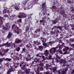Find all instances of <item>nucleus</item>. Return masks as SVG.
<instances>
[{
	"label": "nucleus",
	"mask_w": 74,
	"mask_h": 74,
	"mask_svg": "<svg viewBox=\"0 0 74 74\" xmlns=\"http://www.w3.org/2000/svg\"><path fill=\"white\" fill-rule=\"evenodd\" d=\"M67 2L68 3H71V1L70 0H68Z\"/></svg>",
	"instance_id": "obj_30"
},
{
	"label": "nucleus",
	"mask_w": 74,
	"mask_h": 74,
	"mask_svg": "<svg viewBox=\"0 0 74 74\" xmlns=\"http://www.w3.org/2000/svg\"><path fill=\"white\" fill-rule=\"evenodd\" d=\"M32 63H33V64H34V61H33V62H32Z\"/></svg>",
	"instance_id": "obj_57"
},
{
	"label": "nucleus",
	"mask_w": 74,
	"mask_h": 74,
	"mask_svg": "<svg viewBox=\"0 0 74 74\" xmlns=\"http://www.w3.org/2000/svg\"><path fill=\"white\" fill-rule=\"evenodd\" d=\"M20 50V47H17L16 49L17 51H18V52Z\"/></svg>",
	"instance_id": "obj_21"
},
{
	"label": "nucleus",
	"mask_w": 74,
	"mask_h": 74,
	"mask_svg": "<svg viewBox=\"0 0 74 74\" xmlns=\"http://www.w3.org/2000/svg\"><path fill=\"white\" fill-rule=\"evenodd\" d=\"M26 61H29V59L28 58H26Z\"/></svg>",
	"instance_id": "obj_43"
},
{
	"label": "nucleus",
	"mask_w": 74,
	"mask_h": 74,
	"mask_svg": "<svg viewBox=\"0 0 74 74\" xmlns=\"http://www.w3.org/2000/svg\"><path fill=\"white\" fill-rule=\"evenodd\" d=\"M28 56H30V55L29 54L28 55Z\"/></svg>",
	"instance_id": "obj_55"
},
{
	"label": "nucleus",
	"mask_w": 74,
	"mask_h": 74,
	"mask_svg": "<svg viewBox=\"0 0 74 74\" xmlns=\"http://www.w3.org/2000/svg\"><path fill=\"white\" fill-rule=\"evenodd\" d=\"M46 7V6H45V3H43L42 5V8L44 9Z\"/></svg>",
	"instance_id": "obj_14"
},
{
	"label": "nucleus",
	"mask_w": 74,
	"mask_h": 74,
	"mask_svg": "<svg viewBox=\"0 0 74 74\" xmlns=\"http://www.w3.org/2000/svg\"><path fill=\"white\" fill-rule=\"evenodd\" d=\"M58 29H59L60 30H62V27H61L59 26L58 27Z\"/></svg>",
	"instance_id": "obj_28"
},
{
	"label": "nucleus",
	"mask_w": 74,
	"mask_h": 74,
	"mask_svg": "<svg viewBox=\"0 0 74 74\" xmlns=\"http://www.w3.org/2000/svg\"><path fill=\"white\" fill-rule=\"evenodd\" d=\"M2 68V67H1V66H0V68Z\"/></svg>",
	"instance_id": "obj_58"
},
{
	"label": "nucleus",
	"mask_w": 74,
	"mask_h": 74,
	"mask_svg": "<svg viewBox=\"0 0 74 74\" xmlns=\"http://www.w3.org/2000/svg\"><path fill=\"white\" fill-rule=\"evenodd\" d=\"M43 47L42 46H39V49H42V48Z\"/></svg>",
	"instance_id": "obj_20"
},
{
	"label": "nucleus",
	"mask_w": 74,
	"mask_h": 74,
	"mask_svg": "<svg viewBox=\"0 0 74 74\" xmlns=\"http://www.w3.org/2000/svg\"><path fill=\"white\" fill-rule=\"evenodd\" d=\"M15 28H17V29L18 30L19 29V28L18 27H17V26H15Z\"/></svg>",
	"instance_id": "obj_39"
},
{
	"label": "nucleus",
	"mask_w": 74,
	"mask_h": 74,
	"mask_svg": "<svg viewBox=\"0 0 74 74\" xmlns=\"http://www.w3.org/2000/svg\"><path fill=\"white\" fill-rule=\"evenodd\" d=\"M0 55H2V53L1 52H0Z\"/></svg>",
	"instance_id": "obj_52"
},
{
	"label": "nucleus",
	"mask_w": 74,
	"mask_h": 74,
	"mask_svg": "<svg viewBox=\"0 0 74 74\" xmlns=\"http://www.w3.org/2000/svg\"><path fill=\"white\" fill-rule=\"evenodd\" d=\"M54 23H56V22H54Z\"/></svg>",
	"instance_id": "obj_62"
},
{
	"label": "nucleus",
	"mask_w": 74,
	"mask_h": 74,
	"mask_svg": "<svg viewBox=\"0 0 74 74\" xmlns=\"http://www.w3.org/2000/svg\"><path fill=\"white\" fill-rule=\"evenodd\" d=\"M5 61H8L10 62L11 60V59L6 58L5 59Z\"/></svg>",
	"instance_id": "obj_13"
},
{
	"label": "nucleus",
	"mask_w": 74,
	"mask_h": 74,
	"mask_svg": "<svg viewBox=\"0 0 74 74\" xmlns=\"http://www.w3.org/2000/svg\"><path fill=\"white\" fill-rule=\"evenodd\" d=\"M3 33H4V31H3Z\"/></svg>",
	"instance_id": "obj_64"
},
{
	"label": "nucleus",
	"mask_w": 74,
	"mask_h": 74,
	"mask_svg": "<svg viewBox=\"0 0 74 74\" xmlns=\"http://www.w3.org/2000/svg\"><path fill=\"white\" fill-rule=\"evenodd\" d=\"M10 71H8L7 73H6V74H10Z\"/></svg>",
	"instance_id": "obj_33"
},
{
	"label": "nucleus",
	"mask_w": 74,
	"mask_h": 74,
	"mask_svg": "<svg viewBox=\"0 0 74 74\" xmlns=\"http://www.w3.org/2000/svg\"><path fill=\"white\" fill-rule=\"evenodd\" d=\"M2 19L3 18L1 17H0V21H1Z\"/></svg>",
	"instance_id": "obj_40"
},
{
	"label": "nucleus",
	"mask_w": 74,
	"mask_h": 74,
	"mask_svg": "<svg viewBox=\"0 0 74 74\" xmlns=\"http://www.w3.org/2000/svg\"><path fill=\"white\" fill-rule=\"evenodd\" d=\"M29 71H29V70H25V73H26V74H29Z\"/></svg>",
	"instance_id": "obj_19"
},
{
	"label": "nucleus",
	"mask_w": 74,
	"mask_h": 74,
	"mask_svg": "<svg viewBox=\"0 0 74 74\" xmlns=\"http://www.w3.org/2000/svg\"><path fill=\"white\" fill-rule=\"evenodd\" d=\"M11 44H12V43L11 42L8 44V42H7L6 43L3 45V46H4V45H6V46H7V47H10V46H11Z\"/></svg>",
	"instance_id": "obj_7"
},
{
	"label": "nucleus",
	"mask_w": 74,
	"mask_h": 74,
	"mask_svg": "<svg viewBox=\"0 0 74 74\" xmlns=\"http://www.w3.org/2000/svg\"><path fill=\"white\" fill-rule=\"evenodd\" d=\"M6 26H7V27H8V25H6Z\"/></svg>",
	"instance_id": "obj_60"
},
{
	"label": "nucleus",
	"mask_w": 74,
	"mask_h": 74,
	"mask_svg": "<svg viewBox=\"0 0 74 74\" xmlns=\"http://www.w3.org/2000/svg\"><path fill=\"white\" fill-rule=\"evenodd\" d=\"M42 57L43 59H44L45 58V56H44V55H42Z\"/></svg>",
	"instance_id": "obj_45"
},
{
	"label": "nucleus",
	"mask_w": 74,
	"mask_h": 74,
	"mask_svg": "<svg viewBox=\"0 0 74 74\" xmlns=\"http://www.w3.org/2000/svg\"><path fill=\"white\" fill-rule=\"evenodd\" d=\"M12 35L11 33L9 32L8 36H7V38H10Z\"/></svg>",
	"instance_id": "obj_8"
},
{
	"label": "nucleus",
	"mask_w": 74,
	"mask_h": 74,
	"mask_svg": "<svg viewBox=\"0 0 74 74\" xmlns=\"http://www.w3.org/2000/svg\"><path fill=\"white\" fill-rule=\"evenodd\" d=\"M1 45H0V47H1Z\"/></svg>",
	"instance_id": "obj_61"
},
{
	"label": "nucleus",
	"mask_w": 74,
	"mask_h": 74,
	"mask_svg": "<svg viewBox=\"0 0 74 74\" xmlns=\"http://www.w3.org/2000/svg\"><path fill=\"white\" fill-rule=\"evenodd\" d=\"M5 17H8V15L6 14L5 15Z\"/></svg>",
	"instance_id": "obj_48"
},
{
	"label": "nucleus",
	"mask_w": 74,
	"mask_h": 74,
	"mask_svg": "<svg viewBox=\"0 0 74 74\" xmlns=\"http://www.w3.org/2000/svg\"><path fill=\"white\" fill-rule=\"evenodd\" d=\"M56 48H57L58 49V48H59V49H61L62 48V47H59V46H57V47H56Z\"/></svg>",
	"instance_id": "obj_23"
},
{
	"label": "nucleus",
	"mask_w": 74,
	"mask_h": 74,
	"mask_svg": "<svg viewBox=\"0 0 74 74\" xmlns=\"http://www.w3.org/2000/svg\"><path fill=\"white\" fill-rule=\"evenodd\" d=\"M36 74H40V73H39L38 72H37L36 73Z\"/></svg>",
	"instance_id": "obj_51"
},
{
	"label": "nucleus",
	"mask_w": 74,
	"mask_h": 74,
	"mask_svg": "<svg viewBox=\"0 0 74 74\" xmlns=\"http://www.w3.org/2000/svg\"><path fill=\"white\" fill-rule=\"evenodd\" d=\"M71 74H74V70L72 71V73Z\"/></svg>",
	"instance_id": "obj_37"
},
{
	"label": "nucleus",
	"mask_w": 74,
	"mask_h": 74,
	"mask_svg": "<svg viewBox=\"0 0 74 74\" xmlns=\"http://www.w3.org/2000/svg\"><path fill=\"white\" fill-rule=\"evenodd\" d=\"M23 3H24L23 4H21L19 3H15V5L16 6L18 5L19 8L21 9V8H23L25 6V4H26L27 2L25 1H24Z\"/></svg>",
	"instance_id": "obj_2"
},
{
	"label": "nucleus",
	"mask_w": 74,
	"mask_h": 74,
	"mask_svg": "<svg viewBox=\"0 0 74 74\" xmlns=\"http://www.w3.org/2000/svg\"><path fill=\"white\" fill-rule=\"evenodd\" d=\"M52 8H53V9H54L55 8V7L54 6H53Z\"/></svg>",
	"instance_id": "obj_49"
},
{
	"label": "nucleus",
	"mask_w": 74,
	"mask_h": 74,
	"mask_svg": "<svg viewBox=\"0 0 74 74\" xmlns=\"http://www.w3.org/2000/svg\"><path fill=\"white\" fill-rule=\"evenodd\" d=\"M18 17L19 18H21L23 17V13L21 14L20 16L19 15L18 16Z\"/></svg>",
	"instance_id": "obj_17"
},
{
	"label": "nucleus",
	"mask_w": 74,
	"mask_h": 74,
	"mask_svg": "<svg viewBox=\"0 0 74 74\" xmlns=\"http://www.w3.org/2000/svg\"><path fill=\"white\" fill-rule=\"evenodd\" d=\"M3 59H0V62L1 63L2 62H3Z\"/></svg>",
	"instance_id": "obj_34"
},
{
	"label": "nucleus",
	"mask_w": 74,
	"mask_h": 74,
	"mask_svg": "<svg viewBox=\"0 0 74 74\" xmlns=\"http://www.w3.org/2000/svg\"><path fill=\"white\" fill-rule=\"evenodd\" d=\"M44 53L45 54H44V55H45V56H46H46H48V57H46V58L47 60L52 59L51 55L49 54V51H48L47 50H46Z\"/></svg>",
	"instance_id": "obj_1"
},
{
	"label": "nucleus",
	"mask_w": 74,
	"mask_h": 74,
	"mask_svg": "<svg viewBox=\"0 0 74 74\" xmlns=\"http://www.w3.org/2000/svg\"><path fill=\"white\" fill-rule=\"evenodd\" d=\"M40 29H37L35 32H40Z\"/></svg>",
	"instance_id": "obj_27"
},
{
	"label": "nucleus",
	"mask_w": 74,
	"mask_h": 74,
	"mask_svg": "<svg viewBox=\"0 0 74 74\" xmlns=\"http://www.w3.org/2000/svg\"><path fill=\"white\" fill-rule=\"evenodd\" d=\"M43 46L47 47V44L46 42L43 43Z\"/></svg>",
	"instance_id": "obj_15"
},
{
	"label": "nucleus",
	"mask_w": 74,
	"mask_h": 74,
	"mask_svg": "<svg viewBox=\"0 0 74 74\" xmlns=\"http://www.w3.org/2000/svg\"><path fill=\"white\" fill-rule=\"evenodd\" d=\"M21 42V40L17 38L16 39L15 42V44H19Z\"/></svg>",
	"instance_id": "obj_6"
},
{
	"label": "nucleus",
	"mask_w": 74,
	"mask_h": 74,
	"mask_svg": "<svg viewBox=\"0 0 74 74\" xmlns=\"http://www.w3.org/2000/svg\"><path fill=\"white\" fill-rule=\"evenodd\" d=\"M15 26H15V25H12V29H13L14 28V27H15Z\"/></svg>",
	"instance_id": "obj_32"
},
{
	"label": "nucleus",
	"mask_w": 74,
	"mask_h": 74,
	"mask_svg": "<svg viewBox=\"0 0 74 74\" xmlns=\"http://www.w3.org/2000/svg\"><path fill=\"white\" fill-rule=\"evenodd\" d=\"M36 56L37 57L38 56L40 58H41V56H40V54H39L36 55Z\"/></svg>",
	"instance_id": "obj_25"
},
{
	"label": "nucleus",
	"mask_w": 74,
	"mask_h": 74,
	"mask_svg": "<svg viewBox=\"0 0 74 74\" xmlns=\"http://www.w3.org/2000/svg\"><path fill=\"white\" fill-rule=\"evenodd\" d=\"M40 22H43V21L42 20H40Z\"/></svg>",
	"instance_id": "obj_47"
},
{
	"label": "nucleus",
	"mask_w": 74,
	"mask_h": 74,
	"mask_svg": "<svg viewBox=\"0 0 74 74\" xmlns=\"http://www.w3.org/2000/svg\"><path fill=\"white\" fill-rule=\"evenodd\" d=\"M1 14V11H0V14Z\"/></svg>",
	"instance_id": "obj_54"
},
{
	"label": "nucleus",
	"mask_w": 74,
	"mask_h": 74,
	"mask_svg": "<svg viewBox=\"0 0 74 74\" xmlns=\"http://www.w3.org/2000/svg\"><path fill=\"white\" fill-rule=\"evenodd\" d=\"M61 14H64V10H62L61 12H60Z\"/></svg>",
	"instance_id": "obj_24"
},
{
	"label": "nucleus",
	"mask_w": 74,
	"mask_h": 74,
	"mask_svg": "<svg viewBox=\"0 0 74 74\" xmlns=\"http://www.w3.org/2000/svg\"><path fill=\"white\" fill-rule=\"evenodd\" d=\"M34 62H36L35 63L36 64V63H37L40 66H43V64H42V63L41 62V60H40L39 59L35 58Z\"/></svg>",
	"instance_id": "obj_4"
},
{
	"label": "nucleus",
	"mask_w": 74,
	"mask_h": 74,
	"mask_svg": "<svg viewBox=\"0 0 74 74\" xmlns=\"http://www.w3.org/2000/svg\"><path fill=\"white\" fill-rule=\"evenodd\" d=\"M11 47L12 48H15V43H12Z\"/></svg>",
	"instance_id": "obj_9"
},
{
	"label": "nucleus",
	"mask_w": 74,
	"mask_h": 74,
	"mask_svg": "<svg viewBox=\"0 0 74 74\" xmlns=\"http://www.w3.org/2000/svg\"><path fill=\"white\" fill-rule=\"evenodd\" d=\"M50 44H51V43H52V42H49Z\"/></svg>",
	"instance_id": "obj_56"
},
{
	"label": "nucleus",
	"mask_w": 74,
	"mask_h": 74,
	"mask_svg": "<svg viewBox=\"0 0 74 74\" xmlns=\"http://www.w3.org/2000/svg\"><path fill=\"white\" fill-rule=\"evenodd\" d=\"M7 12L8 14H10V10H8L7 11Z\"/></svg>",
	"instance_id": "obj_35"
},
{
	"label": "nucleus",
	"mask_w": 74,
	"mask_h": 74,
	"mask_svg": "<svg viewBox=\"0 0 74 74\" xmlns=\"http://www.w3.org/2000/svg\"><path fill=\"white\" fill-rule=\"evenodd\" d=\"M23 18H25V17H26V14L25 13H23Z\"/></svg>",
	"instance_id": "obj_22"
},
{
	"label": "nucleus",
	"mask_w": 74,
	"mask_h": 74,
	"mask_svg": "<svg viewBox=\"0 0 74 74\" xmlns=\"http://www.w3.org/2000/svg\"><path fill=\"white\" fill-rule=\"evenodd\" d=\"M65 71H63L62 72V74H66V71H67V69H65Z\"/></svg>",
	"instance_id": "obj_16"
},
{
	"label": "nucleus",
	"mask_w": 74,
	"mask_h": 74,
	"mask_svg": "<svg viewBox=\"0 0 74 74\" xmlns=\"http://www.w3.org/2000/svg\"><path fill=\"white\" fill-rule=\"evenodd\" d=\"M56 48L55 47L51 48L49 51L50 53H51L52 55L53 54V53H55V51H56Z\"/></svg>",
	"instance_id": "obj_5"
},
{
	"label": "nucleus",
	"mask_w": 74,
	"mask_h": 74,
	"mask_svg": "<svg viewBox=\"0 0 74 74\" xmlns=\"http://www.w3.org/2000/svg\"><path fill=\"white\" fill-rule=\"evenodd\" d=\"M53 70L54 71H56V68H54L53 69Z\"/></svg>",
	"instance_id": "obj_36"
},
{
	"label": "nucleus",
	"mask_w": 74,
	"mask_h": 74,
	"mask_svg": "<svg viewBox=\"0 0 74 74\" xmlns=\"http://www.w3.org/2000/svg\"><path fill=\"white\" fill-rule=\"evenodd\" d=\"M69 47H66V48H65L63 50V51H64V52H65V53H64V55H65V54H68V53H70V51H71V50H72V48H71V50H69L68 51H68V50H69Z\"/></svg>",
	"instance_id": "obj_3"
},
{
	"label": "nucleus",
	"mask_w": 74,
	"mask_h": 74,
	"mask_svg": "<svg viewBox=\"0 0 74 74\" xmlns=\"http://www.w3.org/2000/svg\"><path fill=\"white\" fill-rule=\"evenodd\" d=\"M63 62H64V63H63V66H65L67 65V61L65 60H64L63 61Z\"/></svg>",
	"instance_id": "obj_10"
},
{
	"label": "nucleus",
	"mask_w": 74,
	"mask_h": 74,
	"mask_svg": "<svg viewBox=\"0 0 74 74\" xmlns=\"http://www.w3.org/2000/svg\"><path fill=\"white\" fill-rule=\"evenodd\" d=\"M16 33H17V34H19V31H17V32H16Z\"/></svg>",
	"instance_id": "obj_41"
},
{
	"label": "nucleus",
	"mask_w": 74,
	"mask_h": 74,
	"mask_svg": "<svg viewBox=\"0 0 74 74\" xmlns=\"http://www.w3.org/2000/svg\"><path fill=\"white\" fill-rule=\"evenodd\" d=\"M72 11H74V9H73V10H72Z\"/></svg>",
	"instance_id": "obj_63"
},
{
	"label": "nucleus",
	"mask_w": 74,
	"mask_h": 74,
	"mask_svg": "<svg viewBox=\"0 0 74 74\" xmlns=\"http://www.w3.org/2000/svg\"><path fill=\"white\" fill-rule=\"evenodd\" d=\"M18 22H22V19H21Z\"/></svg>",
	"instance_id": "obj_44"
},
{
	"label": "nucleus",
	"mask_w": 74,
	"mask_h": 74,
	"mask_svg": "<svg viewBox=\"0 0 74 74\" xmlns=\"http://www.w3.org/2000/svg\"><path fill=\"white\" fill-rule=\"evenodd\" d=\"M3 30H5V31H6V30H8V27H5L3 26Z\"/></svg>",
	"instance_id": "obj_11"
},
{
	"label": "nucleus",
	"mask_w": 74,
	"mask_h": 74,
	"mask_svg": "<svg viewBox=\"0 0 74 74\" xmlns=\"http://www.w3.org/2000/svg\"><path fill=\"white\" fill-rule=\"evenodd\" d=\"M58 27H56V26H54L53 27V29H55L56 28L57 29H58Z\"/></svg>",
	"instance_id": "obj_31"
},
{
	"label": "nucleus",
	"mask_w": 74,
	"mask_h": 74,
	"mask_svg": "<svg viewBox=\"0 0 74 74\" xmlns=\"http://www.w3.org/2000/svg\"><path fill=\"white\" fill-rule=\"evenodd\" d=\"M3 21H1V24H3Z\"/></svg>",
	"instance_id": "obj_50"
},
{
	"label": "nucleus",
	"mask_w": 74,
	"mask_h": 74,
	"mask_svg": "<svg viewBox=\"0 0 74 74\" xmlns=\"http://www.w3.org/2000/svg\"><path fill=\"white\" fill-rule=\"evenodd\" d=\"M57 58H58V59H60V57H59L58 55H57Z\"/></svg>",
	"instance_id": "obj_29"
},
{
	"label": "nucleus",
	"mask_w": 74,
	"mask_h": 74,
	"mask_svg": "<svg viewBox=\"0 0 74 74\" xmlns=\"http://www.w3.org/2000/svg\"><path fill=\"white\" fill-rule=\"evenodd\" d=\"M1 26H3V25L1 24Z\"/></svg>",
	"instance_id": "obj_53"
},
{
	"label": "nucleus",
	"mask_w": 74,
	"mask_h": 74,
	"mask_svg": "<svg viewBox=\"0 0 74 74\" xmlns=\"http://www.w3.org/2000/svg\"><path fill=\"white\" fill-rule=\"evenodd\" d=\"M25 48L23 49V51H25Z\"/></svg>",
	"instance_id": "obj_46"
},
{
	"label": "nucleus",
	"mask_w": 74,
	"mask_h": 74,
	"mask_svg": "<svg viewBox=\"0 0 74 74\" xmlns=\"http://www.w3.org/2000/svg\"><path fill=\"white\" fill-rule=\"evenodd\" d=\"M16 7H15V9L16 10H19L20 8H19V7H18V6H19L18 5H16Z\"/></svg>",
	"instance_id": "obj_12"
},
{
	"label": "nucleus",
	"mask_w": 74,
	"mask_h": 74,
	"mask_svg": "<svg viewBox=\"0 0 74 74\" xmlns=\"http://www.w3.org/2000/svg\"><path fill=\"white\" fill-rule=\"evenodd\" d=\"M20 66H22V64H20Z\"/></svg>",
	"instance_id": "obj_59"
},
{
	"label": "nucleus",
	"mask_w": 74,
	"mask_h": 74,
	"mask_svg": "<svg viewBox=\"0 0 74 74\" xmlns=\"http://www.w3.org/2000/svg\"><path fill=\"white\" fill-rule=\"evenodd\" d=\"M58 73L59 74H60V70H59L58 71Z\"/></svg>",
	"instance_id": "obj_38"
},
{
	"label": "nucleus",
	"mask_w": 74,
	"mask_h": 74,
	"mask_svg": "<svg viewBox=\"0 0 74 74\" xmlns=\"http://www.w3.org/2000/svg\"><path fill=\"white\" fill-rule=\"evenodd\" d=\"M7 12V10L6 9H4L3 11V14H5Z\"/></svg>",
	"instance_id": "obj_18"
},
{
	"label": "nucleus",
	"mask_w": 74,
	"mask_h": 74,
	"mask_svg": "<svg viewBox=\"0 0 74 74\" xmlns=\"http://www.w3.org/2000/svg\"><path fill=\"white\" fill-rule=\"evenodd\" d=\"M58 52L59 53H62V51L61 50H59Z\"/></svg>",
	"instance_id": "obj_26"
},
{
	"label": "nucleus",
	"mask_w": 74,
	"mask_h": 74,
	"mask_svg": "<svg viewBox=\"0 0 74 74\" xmlns=\"http://www.w3.org/2000/svg\"><path fill=\"white\" fill-rule=\"evenodd\" d=\"M71 45L73 46V47H74V44H71Z\"/></svg>",
	"instance_id": "obj_42"
}]
</instances>
